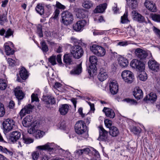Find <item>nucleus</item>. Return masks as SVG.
I'll return each instance as SVG.
<instances>
[{
	"instance_id": "obj_1",
	"label": "nucleus",
	"mask_w": 160,
	"mask_h": 160,
	"mask_svg": "<svg viewBox=\"0 0 160 160\" xmlns=\"http://www.w3.org/2000/svg\"><path fill=\"white\" fill-rule=\"evenodd\" d=\"M37 148L40 150H47L50 152H54L55 153H60L62 155H64L65 153L68 154L69 153L68 151H65L59 146H56L53 143L48 142L44 145L38 146Z\"/></svg>"
},
{
	"instance_id": "obj_2",
	"label": "nucleus",
	"mask_w": 160,
	"mask_h": 160,
	"mask_svg": "<svg viewBox=\"0 0 160 160\" xmlns=\"http://www.w3.org/2000/svg\"><path fill=\"white\" fill-rule=\"evenodd\" d=\"M75 131L79 135H83L84 138H87L88 135L86 132L87 127L85 122L82 120L77 122L75 125Z\"/></svg>"
},
{
	"instance_id": "obj_3",
	"label": "nucleus",
	"mask_w": 160,
	"mask_h": 160,
	"mask_svg": "<svg viewBox=\"0 0 160 160\" xmlns=\"http://www.w3.org/2000/svg\"><path fill=\"white\" fill-rule=\"evenodd\" d=\"M90 49L93 54L98 57H102L106 53V51L104 48L97 44H92L90 46Z\"/></svg>"
},
{
	"instance_id": "obj_4",
	"label": "nucleus",
	"mask_w": 160,
	"mask_h": 160,
	"mask_svg": "<svg viewBox=\"0 0 160 160\" xmlns=\"http://www.w3.org/2000/svg\"><path fill=\"white\" fill-rule=\"evenodd\" d=\"M73 20V16L70 12L65 11L62 13L61 22L64 25L68 26L71 24Z\"/></svg>"
},
{
	"instance_id": "obj_5",
	"label": "nucleus",
	"mask_w": 160,
	"mask_h": 160,
	"mask_svg": "<svg viewBox=\"0 0 160 160\" xmlns=\"http://www.w3.org/2000/svg\"><path fill=\"white\" fill-rule=\"evenodd\" d=\"M14 121L11 118L5 119L2 123L4 133L6 134L12 130L14 125Z\"/></svg>"
},
{
	"instance_id": "obj_6",
	"label": "nucleus",
	"mask_w": 160,
	"mask_h": 160,
	"mask_svg": "<svg viewBox=\"0 0 160 160\" xmlns=\"http://www.w3.org/2000/svg\"><path fill=\"white\" fill-rule=\"evenodd\" d=\"M71 53L74 58L78 59L82 56L83 52L81 46L78 45H75L72 48Z\"/></svg>"
},
{
	"instance_id": "obj_7",
	"label": "nucleus",
	"mask_w": 160,
	"mask_h": 160,
	"mask_svg": "<svg viewBox=\"0 0 160 160\" xmlns=\"http://www.w3.org/2000/svg\"><path fill=\"white\" fill-rule=\"evenodd\" d=\"M121 76L124 81L128 83H132L134 79V76L133 73L129 70L123 71L122 72Z\"/></svg>"
},
{
	"instance_id": "obj_8",
	"label": "nucleus",
	"mask_w": 160,
	"mask_h": 160,
	"mask_svg": "<svg viewBox=\"0 0 160 160\" xmlns=\"http://www.w3.org/2000/svg\"><path fill=\"white\" fill-rule=\"evenodd\" d=\"M88 22L85 20H79L73 25V29L77 32H81L84 29V27L88 24Z\"/></svg>"
},
{
	"instance_id": "obj_9",
	"label": "nucleus",
	"mask_w": 160,
	"mask_h": 160,
	"mask_svg": "<svg viewBox=\"0 0 160 160\" xmlns=\"http://www.w3.org/2000/svg\"><path fill=\"white\" fill-rule=\"evenodd\" d=\"M130 65L132 68H136L140 71H143L145 68L144 63L137 59H133L130 62Z\"/></svg>"
},
{
	"instance_id": "obj_10",
	"label": "nucleus",
	"mask_w": 160,
	"mask_h": 160,
	"mask_svg": "<svg viewBox=\"0 0 160 160\" xmlns=\"http://www.w3.org/2000/svg\"><path fill=\"white\" fill-rule=\"evenodd\" d=\"M34 127L30 128L28 131V132L30 134H32L37 139H39L42 138L45 134V132L39 130H36Z\"/></svg>"
},
{
	"instance_id": "obj_11",
	"label": "nucleus",
	"mask_w": 160,
	"mask_h": 160,
	"mask_svg": "<svg viewBox=\"0 0 160 160\" xmlns=\"http://www.w3.org/2000/svg\"><path fill=\"white\" fill-rule=\"evenodd\" d=\"M99 128V136L98 140L100 141L109 142V140L108 137V132L102 127H100Z\"/></svg>"
},
{
	"instance_id": "obj_12",
	"label": "nucleus",
	"mask_w": 160,
	"mask_h": 160,
	"mask_svg": "<svg viewBox=\"0 0 160 160\" xmlns=\"http://www.w3.org/2000/svg\"><path fill=\"white\" fill-rule=\"evenodd\" d=\"M23 125L26 127L31 126V128L35 126L34 122L32 121V116L30 115L27 116L22 120V122Z\"/></svg>"
},
{
	"instance_id": "obj_13",
	"label": "nucleus",
	"mask_w": 160,
	"mask_h": 160,
	"mask_svg": "<svg viewBox=\"0 0 160 160\" xmlns=\"http://www.w3.org/2000/svg\"><path fill=\"white\" fill-rule=\"evenodd\" d=\"M144 5L146 8L151 12H155L157 11L156 5L152 1L146 0L144 3Z\"/></svg>"
},
{
	"instance_id": "obj_14",
	"label": "nucleus",
	"mask_w": 160,
	"mask_h": 160,
	"mask_svg": "<svg viewBox=\"0 0 160 160\" xmlns=\"http://www.w3.org/2000/svg\"><path fill=\"white\" fill-rule=\"evenodd\" d=\"M109 89L111 93L113 95L117 93L118 90V85L116 81L111 80L109 84Z\"/></svg>"
},
{
	"instance_id": "obj_15",
	"label": "nucleus",
	"mask_w": 160,
	"mask_h": 160,
	"mask_svg": "<svg viewBox=\"0 0 160 160\" xmlns=\"http://www.w3.org/2000/svg\"><path fill=\"white\" fill-rule=\"evenodd\" d=\"M21 135V133L17 131L12 132L9 134V139L14 143L20 138Z\"/></svg>"
},
{
	"instance_id": "obj_16",
	"label": "nucleus",
	"mask_w": 160,
	"mask_h": 160,
	"mask_svg": "<svg viewBox=\"0 0 160 160\" xmlns=\"http://www.w3.org/2000/svg\"><path fill=\"white\" fill-rule=\"evenodd\" d=\"M42 99L46 105V107L48 108H49L50 104H53L56 102L55 98L51 96H44Z\"/></svg>"
},
{
	"instance_id": "obj_17",
	"label": "nucleus",
	"mask_w": 160,
	"mask_h": 160,
	"mask_svg": "<svg viewBox=\"0 0 160 160\" xmlns=\"http://www.w3.org/2000/svg\"><path fill=\"white\" fill-rule=\"evenodd\" d=\"M33 108V106L30 104L25 106L20 112L19 114L21 117H23L26 114L32 112Z\"/></svg>"
},
{
	"instance_id": "obj_18",
	"label": "nucleus",
	"mask_w": 160,
	"mask_h": 160,
	"mask_svg": "<svg viewBox=\"0 0 160 160\" xmlns=\"http://www.w3.org/2000/svg\"><path fill=\"white\" fill-rule=\"evenodd\" d=\"M136 56L140 59H144L147 56L146 52L142 49L137 48L134 52Z\"/></svg>"
},
{
	"instance_id": "obj_19",
	"label": "nucleus",
	"mask_w": 160,
	"mask_h": 160,
	"mask_svg": "<svg viewBox=\"0 0 160 160\" xmlns=\"http://www.w3.org/2000/svg\"><path fill=\"white\" fill-rule=\"evenodd\" d=\"M149 68L155 72H157L159 69V64L154 60H150L148 63Z\"/></svg>"
},
{
	"instance_id": "obj_20",
	"label": "nucleus",
	"mask_w": 160,
	"mask_h": 160,
	"mask_svg": "<svg viewBox=\"0 0 160 160\" xmlns=\"http://www.w3.org/2000/svg\"><path fill=\"white\" fill-rule=\"evenodd\" d=\"M108 77L106 70L103 68H100V72L98 75V78L99 80L102 82L105 80Z\"/></svg>"
},
{
	"instance_id": "obj_21",
	"label": "nucleus",
	"mask_w": 160,
	"mask_h": 160,
	"mask_svg": "<svg viewBox=\"0 0 160 160\" xmlns=\"http://www.w3.org/2000/svg\"><path fill=\"white\" fill-rule=\"evenodd\" d=\"M13 43L11 42L5 43L4 47L6 54L8 55L13 54L14 52V50L11 48V46H12Z\"/></svg>"
},
{
	"instance_id": "obj_22",
	"label": "nucleus",
	"mask_w": 160,
	"mask_h": 160,
	"mask_svg": "<svg viewBox=\"0 0 160 160\" xmlns=\"http://www.w3.org/2000/svg\"><path fill=\"white\" fill-rule=\"evenodd\" d=\"M132 12L134 20L139 22H145L144 18L141 14L138 13L135 11H132Z\"/></svg>"
},
{
	"instance_id": "obj_23",
	"label": "nucleus",
	"mask_w": 160,
	"mask_h": 160,
	"mask_svg": "<svg viewBox=\"0 0 160 160\" xmlns=\"http://www.w3.org/2000/svg\"><path fill=\"white\" fill-rule=\"evenodd\" d=\"M157 99V97L156 93L152 92L147 95L144 98V101H150L151 103L155 102Z\"/></svg>"
},
{
	"instance_id": "obj_24",
	"label": "nucleus",
	"mask_w": 160,
	"mask_h": 160,
	"mask_svg": "<svg viewBox=\"0 0 160 160\" xmlns=\"http://www.w3.org/2000/svg\"><path fill=\"white\" fill-rule=\"evenodd\" d=\"M133 94L136 99L139 100L143 97V93L139 88L137 87L133 91Z\"/></svg>"
},
{
	"instance_id": "obj_25",
	"label": "nucleus",
	"mask_w": 160,
	"mask_h": 160,
	"mask_svg": "<svg viewBox=\"0 0 160 160\" xmlns=\"http://www.w3.org/2000/svg\"><path fill=\"white\" fill-rule=\"evenodd\" d=\"M107 6L106 3L100 4L94 10V12L96 13H103L104 12Z\"/></svg>"
},
{
	"instance_id": "obj_26",
	"label": "nucleus",
	"mask_w": 160,
	"mask_h": 160,
	"mask_svg": "<svg viewBox=\"0 0 160 160\" xmlns=\"http://www.w3.org/2000/svg\"><path fill=\"white\" fill-rule=\"evenodd\" d=\"M107 117L111 118H113L115 116V113L112 109L104 107L103 110Z\"/></svg>"
},
{
	"instance_id": "obj_27",
	"label": "nucleus",
	"mask_w": 160,
	"mask_h": 160,
	"mask_svg": "<svg viewBox=\"0 0 160 160\" xmlns=\"http://www.w3.org/2000/svg\"><path fill=\"white\" fill-rule=\"evenodd\" d=\"M118 62L119 65L122 67H127L128 64V62L126 58L120 56L118 58Z\"/></svg>"
},
{
	"instance_id": "obj_28",
	"label": "nucleus",
	"mask_w": 160,
	"mask_h": 160,
	"mask_svg": "<svg viewBox=\"0 0 160 160\" xmlns=\"http://www.w3.org/2000/svg\"><path fill=\"white\" fill-rule=\"evenodd\" d=\"M69 109V106L66 104H63L60 107L59 111L62 115L66 114Z\"/></svg>"
},
{
	"instance_id": "obj_29",
	"label": "nucleus",
	"mask_w": 160,
	"mask_h": 160,
	"mask_svg": "<svg viewBox=\"0 0 160 160\" xmlns=\"http://www.w3.org/2000/svg\"><path fill=\"white\" fill-rule=\"evenodd\" d=\"M19 75L21 78L23 80L27 79L28 76V72L24 67H22L21 68L19 72Z\"/></svg>"
},
{
	"instance_id": "obj_30",
	"label": "nucleus",
	"mask_w": 160,
	"mask_h": 160,
	"mask_svg": "<svg viewBox=\"0 0 160 160\" xmlns=\"http://www.w3.org/2000/svg\"><path fill=\"white\" fill-rule=\"evenodd\" d=\"M82 71L81 64H80L70 72V74L73 75H79Z\"/></svg>"
},
{
	"instance_id": "obj_31",
	"label": "nucleus",
	"mask_w": 160,
	"mask_h": 160,
	"mask_svg": "<svg viewBox=\"0 0 160 160\" xmlns=\"http://www.w3.org/2000/svg\"><path fill=\"white\" fill-rule=\"evenodd\" d=\"M14 91L15 96L18 100H21L23 98L24 95L21 90L16 88Z\"/></svg>"
},
{
	"instance_id": "obj_32",
	"label": "nucleus",
	"mask_w": 160,
	"mask_h": 160,
	"mask_svg": "<svg viewBox=\"0 0 160 160\" xmlns=\"http://www.w3.org/2000/svg\"><path fill=\"white\" fill-rule=\"evenodd\" d=\"M109 133L112 136L116 137L119 134V131L117 127L112 126L109 129Z\"/></svg>"
},
{
	"instance_id": "obj_33",
	"label": "nucleus",
	"mask_w": 160,
	"mask_h": 160,
	"mask_svg": "<svg viewBox=\"0 0 160 160\" xmlns=\"http://www.w3.org/2000/svg\"><path fill=\"white\" fill-rule=\"evenodd\" d=\"M28 134L25 133L22 134V140L25 143L27 144H30L33 142V140L29 138L28 135Z\"/></svg>"
},
{
	"instance_id": "obj_34",
	"label": "nucleus",
	"mask_w": 160,
	"mask_h": 160,
	"mask_svg": "<svg viewBox=\"0 0 160 160\" xmlns=\"http://www.w3.org/2000/svg\"><path fill=\"white\" fill-rule=\"evenodd\" d=\"M128 6L132 9L136 8L138 6L137 0H126Z\"/></svg>"
},
{
	"instance_id": "obj_35",
	"label": "nucleus",
	"mask_w": 160,
	"mask_h": 160,
	"mask_svg": "<svg viewBox=\"0 0 160 160\" xmlns=\"http://www.w3.org/2000/svg\"><path fill=\"white\" fill-rule=\"evenodd\" d=\"M88 72L90 75L95 73L97 70L96 65L91 64L88 69Z\"/></svg>"
},
{
	"instance_id": "obj_36",
	"label": "nucleus",
	"mask_w": 160,
	"mask_h": 160,
	"mask_svg": "<svg viewBox=\"0 0 160 160\" xmlns=\"http://www.w3.org/2000/svg\"><path fill=\"white\" fill-rule=\"evenodd\" d=\"M8 82L7 80L0 79V89L5 90L7 86Z\"/></svg>"
},
{
	"instance_id": "obj_37",
	"label": "nucleus",
	"mask_w": 160,
	"mask_h": 160,
	"mask_svg": "<svg viewBox=\"0 0 160 160\" xmlns=\"http://www.w3.org/2000/svg\"><path fill=\"white\" fill-rule=\"evenodd\" d=\"M63 62L67 64H72V61L71 57L69 54H65L64 56Z\"/></svg>"
},
{
	"instance_id": "obj_38",
	"label": "nucleus",
	"mask_w": 160,
	"mask_h": 160,
	"mask_svg": "<svg viewBox=\"0 0 160 160\" xmlns=\"http://www.w3.org/2000/svg\"><path fill=\"white\" fill-rule=\"evenodd\" d=\"M0 151L10 156H12L13 154V152L12 151L6 148L3 147L1 146H0Z\"/></svg>"
},
{
	"instance_id": "obj_39",
	"label": "nucleus",
	"mask_w": 160,
	"mask_h": 160,
	"mask_svg": "<svg viewBox=\"0 0 160 160\" xmlns=\"http://www.w3.org/2000/svg\"><path fill=\"white\" fill-rule=\"evenodd\" d=\"M93 3L91 1H85L82 3V6L85 8L89 9L92 7Z\"/></svg>"
},
{
	"instance_id": "obj_40",
	"label": "nucleus",
	"mask_w": 160,
	"mask_h": 160,
	"mask_svg": "<svg viewBox=\"0 0 160 160\" xmlns=\"http://www.w3.org/2000/svg\"><path fill=\"white\" fill-rule=\"evenodd\" d=\"M141 72L138 75L139 79L142 81H145L147 78V74L143 71H141Z\"/></svg>"
},
{
	"instance_id": "obj_41",
	"label": "nucleus",
	"mask_w": 160,
	"mask_h": 160,
	"mask_svg": "<svg viewBox=\"0 0 160 160\" xmlns=\"http://www.w3.org/2000/svg\"><path fill=\"white\" fill-rule=\"evenodd\" d=\"M129 22L128 18V12H125L123 15L121 17V22L122 23H127Z\"/></svg>"
},
{
	"instance_id": "obj_42",
	"label": "nucleus",
	"mask_w": 160,
	"mask_h": 160,
	"mask_svg": "<svg viewBox=\"0 0 160 160\" xmlns=\"http://www.w3.org/2000/svg\"><path fill=\"white\" fill-rule=\"evenodd\" d=\"M36 10L38 13L40 15H42L44 13V8L41 4L38 5L36 8Z\"/></svg>"
},
{
	"instance_id": "obj_43",
	"label": "nucleus",
	"mask_w": 160,
	"mask_h": 160,
	"mask_svg": "<svg viewBox=\"0 0 160 160\" xmlns=\"http://www.w3.org/2000/svg\"><path fill=\"white\" fill-rule=\"evenodd\" d=\"M89 60L91 64L95 65L97 64L98 59L96 56L94 55L90 56L89 57Z\"/></svg>"
},
{
	"instance_id": "obj_44",
	"label": "nucleus",
	"mask_w": 160,
	"mask_h": 160,
	"mask_svg": "<svg viewBox=\"0 0 160 160\" xmlns=\"http://www.w3.org/2000/svg\"><path fill=\"white\" fill-rule=\"evenodd\" d=\"M85 13V12L83 10H79L78 12L76 14L77 17L80 19L85 18L86 15Z\"/></svg>"
},
{
	"instance_id": "obj_45",
	"label": "nucleus",
	"mask_w": 160,
	"mask_h": 160,
	"mask_svg": "<svg viewBox=\"0 0 160 160\" xmlns=\"http://www.w3.org/2000/svg\"><path fill=\"white\" fill-rule=\"evenodd\" d=\"M7 21V19L6 15L2 14L0 15V24L3 25L4 23Z\"/></svg>"
},
{
	"instance_id": "obj_46",
	"label": "nucleus",
	"mask_w": 160,
	"mask_h": 160,
	"mask_svg": "<svg viewBox=\"0 0 160 160\" xmlns=\"http://www.w3.org/2000/svg\"><path fill=\"white\" fill-rule=\"evenodd\" d=\"M5 112L4 105L0 102V117H2L4 115Z\"/></svg>"
},
{
	"instance_id": "obj_47",
	"label": "nucleus",
	"mask_w": 160,
	"mask_h": 160,
	"mask_svg": "<svg viewBox=\"0 0 160 160\" xmlns=\"http://www.w3.org/2000/svg\"><path fill=\"white\" fill-rule=\"evenodd\" d=\"M49 62L52 65H54L56 64V57L55 56L52 55L48 59Z\"/></svg>"
},
{
	"instance_id": "obj_48",
	"label": "nucleus",
	"mask_w": 160,
	"mask_h": 160,
	"mask_svg": "<svg viewBox=\"0 0 160 160\" xmlns=\"http://www.w3.org/2000/svg\"><path fill=\"white\" fill-rule=\"evenodd\" d=\"M152 19L156 22H160V15L156 14L152 15Z\"/></svg>"
},
{
	"instance_id": "obj_49",
	"label": "nucleus",
	"mask_w": 160,
	"mask_h": 160,
	"mask_svg": "<svg viewBox=\"0 0 160 160\" xmlns=\"http://www.w3.org/2000/svg\"><path fill=\"white\" fill-rule=\"evenodd\" d=\"M13 33V31L11 29L9 28L6 31L4 37L6 38H9L10 36L12 35Z\"/></svg>"
},
{
	"instance_id": "obj_50",
	"label": "nucleus",
	"mask_w": 160,
	"mask_h": 160,
	"mask_svg": "<svg viewBox=\"0 0 160 160\" xmlns=\"http://www.w3.org/2000/svg\"><path fill=\"white\" fill-rule=\"evenodd\" d=\"M55 7L57 8V9H60L62 10H64L66 8V7L62 4L60 2L58 1H57L56 2V4Z\"/></svg>"
},
{
	"instance_id": "obj_51",
	"label": "nucleus",
	"mask_w": 160,
	"mask_h": 160,
	"mask_svg": "<svg viewBox=\"0 0 160 160\" xmlns=\"http://www.w3.org/2000/svg\"><path fill=\"white\" fill-rule=\"evenodd\" d=\"M131 131L133 132L135 134H137L140 132L141 129L139 128L133 127L131 128Z\"/></svg>"
},
{
	"instance_id": "obj_52",
	"label": "nucleus",
	"mask_w": 160,
	"mask_h": 160,
	"mask_svg": "<svg viewBox=\"0 0 160 160\" xmlns=\"http://www.w3.org/2000/svg\"><path fill=\"white\" fill-rule=\"evenodd\" d=\"M124 101L129 103L130 105H136L137 102L136 100L129 98H126L124 99Z\"/></svg>"
},
{
	"instance_id": "obj_53",
	"label": "nucleus",
	"mask_w": 160,
	"mask_h": 160,
	"mask_svg": "<svg viewBox=\"0 0 160 160\" xmlns=\"http://www.w3.org/2000/svg\"><path fill=\"white\" fill-rule=\"evenodd\" d=\"M42 50L43 52H47L48 49L47 46L46 45L45 42H42L41 43Z\"/></svg>"
},
{
	"instance_id": "obj_54",
	"label": "nucleus",
	"mask_w": 160,
	"mask_h": 160,
	"mask_svg": "<svg viewBox=\"0 0 160 160\" xmlns=\"http://www.w3.org/2000/svg\"><path fill=\"white\" fill-rule=\"evenodd\" d=\"M104 123L107 127L110 128L111 127L112 122L108 119H106L104 120Z\"/></svg>"
},
{
	"instance_id": "obj_55",
	"label": "nucleus",
	"mask_w": 160,
	"mask_h": 160,
	"mask_svg": "<svg viewBox=\"0 0 160 160\" xmlns=\"http://www.w3.org/2000/svg\"><path fill=\"white\" fill-rule=\"evenodd\" d=\"M39 154L38 151L35 152H33L32 154V157L34 160H37L39 157Z\"/></svg>"
},
{
	"instance_id": "obj_56",
	"label": "nucleus",
	"mask_w": 160,
	"mask_h": 160,
	"mask_svg": "<svg viewBox=\"0 0 160 160\" xmlns=\"http://www.w3.org/2000/svg\"><path fill=\"white\" fill-rule=\"evenodd\" d=\"M107 31H98L96 30L93 32V34L94 35H102L105 34Z\"/></svg>"
},
{
	"instance_id": "obj_57",
	"label": "nucleus",
	"mask_w": 160,
	"mask_h": 160,
	"mask_svg": "<svg viewBox=\"0 0 160 160\" xmlns=\"http://www.w3.org/2000/svg\"><path fill=\"white\" fill-rule=\"evenodd\" d=\"M32 102H33L34 101L38 102L39 101V99L38 97L37 94L33 93L31 96Z\"/></svg>"
},
{
	"instance_id": "obj_58",
	"label": "nucleus",
	"mask_w": 160,
	"mask_h": 160,
	"mask_svg": "<svg viewBox=\"0 0 160 160\" xmlns=\"http://www.w3.org/2000/svg\"><path fill=\"white\" fill-rule=\"evenodd\" d=\"M82 154L85 153L86 154H88L91 151L90 149L89 148H86L83 149H80Z\"/></svg>"
},
{
	"instance_id": "obj_59",
	"label": "nucleus",
	"mask_w": 160,
	"mask_h": 160,
	"mask_svg": "<svg viewBox=\"0 0 160 160\" xmlns=\"http://www.w3.org/2000/svg\"><path fill=\"white\" fill-rule=\"evenodd\" d=\"M75 157L77 159L82 155L80 150H77L74 152Z\"/></svg>"
},
{
	"instance_id": "obj_60",
	"label": "nucleus",
	"mask_w": 160,
	"mask_h": 160,
	"mask_svg": "<svg viewBox=\"0 0 160 160\" xmlns=\"http://www.w3.org/2000/svg\"><path fill=\"white\" fill-rule=\"evenodd\" d=\"M7 61L9 65L12 66H14L15 63V61L12 58H9L7 60Z\"/></svg>"
},
{
	"instance_id": "obj_61",
	"label": "nucleus",
	"mask_w": 160,
	"mask_h": 160,
	"mask_svg": "<svg viewBox=\"0 0 160 160\" xmlns=\"http://www.w3.org/2000/svg\"><path fill=\"white\" fill-rule=\"evenodd\" d=\"M58 126L60 129H64L66 127L65 122L64 121L60 122L58 124Z\"/></svg>"
},
{
	"instance_id": "obj_62",
	"label": "nucleus",
	"mask_w": 160,
	"mask_h": 160,
	"mask_svg": "<svg viewBox=\"0 0 160 160\" xmlns=\"http://www.w3.org/2000/svg\"><path fill=\"white\" fill-rule=\"evenodd\" d=\"M90 148L93 151V153L94 154V155L96 157L98 158L99 156V154L98 152L94 148L91 147Z\"/></svg>"
},
{
	"instance_id": "obj_63",
	"label": "nucleus",
	"mask_w": 160,
	"mask_h": 160,
	"mask_svg": "<svg viewBox=\"0 0 160 160\" xmlns=\"http://www.w3.org/2000/svg\"><path fill=\"white\" fill-rule=\"evenodd\" d=\"M37 33L38 35L40 37H42L43 36L42 29L41 28H38L37 30Z\"/></svg>"
},
{
	"instance_id": "obj_64",
	"label": "nucleus",
	"mask_w": 160,
	"mask_h": 160,
	"mask_svg": "<svg viewBox=\"0 0 160 160\" xmlns=\"http://www.w3.org/2000/svg\"><path fill=\"white\" fill-rule=\"evenodd\" d=\"M71 42L75 45H77L78 43V40L75 38L72 37L71 38Z\"/></svg>"
}]
</instances>
